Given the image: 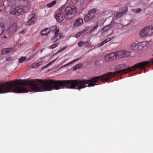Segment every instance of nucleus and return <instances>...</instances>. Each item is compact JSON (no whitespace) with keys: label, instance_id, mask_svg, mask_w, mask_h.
I'll return each mask as SVG.
<instances>
[{"label":"nucleus","instance_id":"nucleus-36","mask_svg":"<svg viewBox=\"0 0 153 153\" xmlns=\"http://www.w3.org/2000/svg\"><path fill=\"white\" fill-rule=\"evenodd\" d=\"M106 43V42L104 40L102 43L99 44L98 46L99 47H100V46H102L103 45L105 44Z\"/></svg>","mask_w":153,"mask_h":153},{"label":"nucleus","instance_id":"nucleus-31","mask_svg":"<svg viewBox=\"0 0 153 153\" xmlns=\"http://www.w3.org/2000/svg\"><path fill=\"white\" fill-rule=\"evenodd\" d=\"M85 44V43L84 42H83L82 41H80L78 43V45L79 47H82Z\"/></svg>","mask_w":153,"mask_h":153},{"label":"nucleus","instance_id":"nucleus-23","mask_svg":"<svg viewBox=\"0 0 153 153\" xmlns=\"http://www.w3.org/2000/svg\"><path fill=\"white\" fill-rule=\"evenodd\" d=\"M82 66V65L81 64H78L76 65V66L73 67V70L74 71L76 70L79 68H80Z\"/></svg>","mask_w":153,"mask_h":153},{"label":"nucleus","instance_id":"nucleus-39","mask_svg":"<svg viewBox=\"0 0 153 153\" xmlns=\"http://www.w3.org/2000/svg\"><path fill=\"white\" fill-rule=\"evenodd\" d=\"M11 58L10 57H7L6 58V60L7 61H10L11 60Z\"/></svg>","mask_w":153,"mask_h":153},{"label":"nucleus","instance_id":"nucleus-12","mask_svg":"<svg viewBox=\"0 0 153 153\" xmlns=\"http://www.w3.org/2000/svg\"><path fill=\"white\" fill-rule=\"evenodd\" d=\"M35 18V15L34 14L29 15L28 19L29 20L27 22V25H30L33 24L35 23L34 20Z\"/></svg>","mask_w":153,"mask_h":153},{"label":"nucleus","instance_id":"nucleus-24","mask_svg":"<svg viewBox=\"0 0 153 153\" xmlns=\"http://www.w3.org/2000/svg\"><path fill=\"white\" fill-rule=\"evenodd\" d=\"M59 45V42L54 43L50 46V48L51 49L57 47Z\"/></svg>","mask_w":153,"mask_h":153},{"label":"nucleus","instance_id":"nucleus-2","mask_svg":"<svg viewBox=\"0 0 153 153\" xmlns=\"http://www.w3.org/2000/svg\"><path fill=\"white\" fill-rule=\"evenodd\" d=\"M64 12L67 18L70 19L74 17L76 13V8L75 6L68 7L65 8Z\"/></svg>","mask_w":153,"mask_h":153},{"label":"nucleus","instance_id":"nucleus-20","mask_svg":"<svg viewBox=\"0 0 153 153\" xmlns=\"http://www.w3.org/2000/svg\"><path fill=\"white\" fill-rule=\"evenodd\" d=\"M56 3V1L54 0L52 1V2L50 3L47 4V6L48 7H51Z\"/></svg>","mask_w":153,"mask_h":153},{"label":"nucleus","instance_id":"nucleus-8","mask_svg":"<svg viewBox=\"0 0 153 153\" xmlns=\"http://www.w3.org/2000/svg\"><path fill=\"white\" fill-rule=\"evenodd\" d=\"M59 29H58L54 32V36L51 38V40L53 42H55L63 37L62 33H59Z\"/></svg>","mask_w":153,"mask_h":153},{"label":"nucleus","instance_id":"nucleus-35","mask_svg":"<svg viewBox=\"0 0 153 153\" xmlns=\"http://www.w3.org/2000/svg\"><path fill=\"white\" fill-rule=\"evenodd\" d=\"M56 60V59H55L51 61V62H50L48 63L47 64V65H48V66L49 67V66H51L53 63Z\"/></svg>","mask_w":153,"mask_h":153},{"label":"nucleus","instance_id":"nucleus-27","mask_svg":"<svg viewBox=\"0 0 153 153\" xmlns=\"http://www.w3.org/2000/svg\"><path fill=\"white\" fill-rule=\"evenodd\" d=\"M25 57H22L19 60V63H21L24 62L26 59Z\"/></svg>","mask_w":153,"mask_h":153},{"label":"nucleus","instance_id":"nucleus-3","mask_svg":"<svg viewBox=\"0 0 153 153\" xmlns=\"http://www.w3.org/2000/svg\"><path fill=\"white\" fill-rule=\"evenodd\" d=\"M116 59L120 58H123L130 56V52L127 51L122 50L114 52Z\"/></svg>","mask_w":153,"mask_h":153},{"label":"nucleus","instance_id":"nucleus-18","mask_svg":"<svg viewBox=\"0 0 153 153\" xmlns=\"http://www.w3.org/2000/svg\"><path fill=\"white\" fill-rule=\"evenodd\" d=\"M11 50H12V49L10 48H5L3 50L2 53V54L5 55L6 54L10 53Z\"/></svg>","mask_w":153,"mask_h":153},{"label":"nucleus","instance_id":"nucleus-4","mask_svg":"<svg viewBox=\"0 0 153 153\" xmlns=\"http://www.w3.org/2000/svg\"><path fill=\"white\" fill-rule=\"evenodd\" d=\"M64 8L63 6L59 8V10L58 11L57 13L55 16V17L58 22H61L65 17V16L63 10Z\"/></svg>","mask_w":153,"mask_h":153},{"label":"nucleus","instance_id":"nucleus-14","mask_svg":"<svg viewBox=\"0 0 153 153\" xmlns=\"http://www.w3.org/2000/svg\"><path fill=\"white\" fill-rule=\"evenodd\" d=\"M42 62L41 61H39L38 62L34 63L30 65V67L31 68H37L42 65Z\"/></svg>","mask_w":153,"mask_h":153},{"label":"nucleus","instance_id":"nucleus-17","mask_svg":"<svg viewBox=\"0 0 153 153\" xmlns=\"http://www.w3.org/2000/svg\"><path fill=\"white\" fill-rule=\"evenodd\" d=\"M112 27V25L111 23L110 25H107L105 26L103 28V30L104 31L106 32Z\"/></svg>","mask_w":153,"mask_h":153},{"label":"nucleus","instance_id":"nucleus-37","mask_svg":"<svg viewBox=\"0 0 153 153\" xmlns=\"http://www.w3.org/2000/svg\"><path fill=\"white\" fill-rule=\"evenodd\" d=\"M125 65L124 64H121L117 67V68H122L125 67Z\"/></svg>","mask_w":153,"mask_h":153},{"label":"nucleus","instance_id":"nucleus-9","mask_svg":"<svg viewBox=\"0 0 153 153\" xmlns=\"http://www.w3.org/2000/svg\"><path fill=\"white\" fill-rule=\"evenodd\" d=\"M17 29V24L16 23H13L7 30V32L10 35L13 34Z\"/></svg>","mask_w":153,"mask_h":153},{"label":"nucleus","instance_id":"nucleus-10","mask_svg":"<svg viewBox=\"0 0 153 153\" xmlns=\"http://www.w3.org/2000/svg\"><path fill=\"white\" fill-rule=\"evenodd\" d=\"M148 44V43L146 42H143L140 43H138L136 44L135 43H133L131 46V49L133 50H136L138 49V46L140 45H142L143 47L146 46Z\"/></svg>","mask_w":153,"mask_h":153},{"label":"nucleus","instance_id":"nucleus-5","mask_svg":"<svg viewBox=\"0 0 153 153\" xmlns=\"http://www.w3.org/2000/svg\"><path fill=\"white\" fill-rule=\"evenodd\" d=\"M96 10L93 9L90 10L88 13L84 16V20L85 22H88L90 21L94 16L96 13Z\"/></svg>","mask_w":153,"mask_h":153},{"label":"nucleus","instance_id":"nucleus-41","mask_svg":"<svg viewBox=\"0 0 153 153\" xmlns=\"http://www.w3.org/2000/svg\"><path fill=\"white\" fill-rule=\"evenodd\" d=\"M3 38L4 39H8V38L7 37V36H4L3 37Z\"/></svg>","mask_w":153,"mask_h":153},{"label":"nucleus","instance_id":"nucleus-25","mask_svg":"<svg viewBox=\"0 0 153 153\" xmlns=\"http://www.w3.org/2000/svg\"><path fill=\"white\" fill-rule=\"evenodd\" d=\"M51 30L52 32L55 31L56 32L57 30L59 29L57 28V26L56 25H54L53 26H52L51 27Z\"/></svg>","mask_w":153,"mask_h":153},{"label":"nucleus","instance_id":"nucleus-11","mask_svg":"<svg viewBox=\"0 0 153 153\" xmlns=\"http://www.w3.org/2000/svg\"><path fill=\"white\" fill-rule=\"evenodd\" d=\"M147 36H151L153 34V26L149 25L144 27Z\"/></svg>","mask_w":153,"mask_h":153},{"label":"nucleus","instance_id":"nucleus-40","mask_svg":"<svg viewBox=\"0 0 153 153\" xmlns=\"http://www.w3.org/2000/svg\"><path fill=\"white\" fill-rule=\"evenodd\" d=\"M48 65L47 64L45 66H44L42 68V69H43L45 68H48Z\"/></svg>","mask_w":153,"mask_h":153},{"label":"nucleus","instance_id":"nucleus-28","mask_svg":"<svg viewBox=\"0 0 153 153\" xmlns=\"http://www.w3.org/2000/svg\"><path fill=\"white\" fill-rule=\"evenodd\" d=\"M128 9V8L126 7H124L122 8V12H123L124 13V14L127 11Z\"/></svg>","mask_w":153,"mask_h":153},{"label":"nucleus","instance_id":"nucleus-1","mask_svg":"<svg viewBox=\"0 0 153 153\" xmlns=\"http://www.w3.org/2000/svg\"><path fill=\"white\" fill-rule=\"evenodd\" d=\"M151 59H150L149 62L145 61L139 62L134 65V66L120 70L114 72H109L102 76H98V80H100L101 81H107L110 78L115 76L118 74H126L129 72L134 71L137 68L142 70L143 69L146 67L149 66L150 63L152 64L151 62Z\"/></svg>","mask_w":153,"mask_h":153},{"label":"nucleus","instance_id":"nucleus-21","mask_svg":"<svg viewBox=\"0 0 153 153\" xmlns=\"http://www.w3.org/2000/svg\"><path fill=\"white\" fill-rule=\"evenodd\" d=\"M4 30V28L3 24L0 23V35L3 33Z\"/></svg>","mask_w":153,"mask_h":153},{"label":"nucleus","instance_id":"nucleus-16","mask_svg":"<svg viewBox=\"0 0 153 153\" xmlns=\"http://www.w3.org/2000/svg\"><path fill=\"white\" fill-rule=\"evenodd\" d=\"M83 22V20L82 19H76L74 22V25L75 26H78L82 24Z\"/></svg>","mask_w":153,"mask_h":153},{"label":"nucleus","instance_id":"nucleus-34","mask_svg":"<svg viewBox=\"0 0 153 153\" xmlns=\"http://www.w3.org/2000/svg\"><path fill=\"white\" fill-rule=\"evenodd\" d=\"M84 43H85L84 45H85V46L86 47H88L90 46L91 44H89L88 42L86 41V42H85Z\"/></svg>","mask_w":153,"mask_h":153},{"label":"nucleus","instance_id":"nucleus-32","mask_svg":"<svg viewBox=\"0 0 153 153\" xmlns=\"http://www.w3.org/2000/svg\"><path fill=\"white\" fill-rule=\"evenodd\" d=\"M97 25H96L93 27H92L90 30V31L91 32L94 31V30H96L97 28Z\"/></svg>","mask_w":153,"mask_h":153},{"label":"nucleus","instance_id":"nucleus-42","mask_svg":"<svg viewBox=\"0 0 153 153\" xmlns=\"http://www.w3.org/2000/svg\"><path fill=\"white\" fill-rule=\"evenodd\" d=\"M151 62L153 63V59H151Z\"/></svg>","mask_w":153,"mask_h":153},{"label":"nucleus","instance_id":"nucleus-29","mask_svg":"<svg viewBox=\"0 0 153 153\" xmlns=\"http://www.w3.org/2000/svg\"><path fill=\"white\" fill-rule=\"evenodd\" d=\"M141 9L139 8L137 9L136 10H135V9L132 10V11L135 13H139L141 11Z\"/></svg>","mask_w":153,"mask_h":153},{"label":"nucleus","instance_id":"nucleus-13","mask_svg":"<svg viewBox=\"0 0 153 153\" xmlns=\"http://www.w3.org/2000/svg\"><path fill=\"white\" fill-rule=\"evenodd\" d=\"M139 36L141 38H143L147 36V35H146V33L144 27L140 30L139 33Z\"/></svg>","mask_w":153,"mask_h":153},{"label":"nucleus","instance_id":"nucleus-26","mask_svg":"<svg viewBox=\"0 0 153 153\" xmlns=\"http://www.w3.org/2000/svg\"><path fill=\"white\" fill-rule=\"evenodd\" d=\"M79 59H75L73 61H72L69 63H68V64H66V65H65L63 66H62L61 67V68H62L63 67H66L67 66L70 65L73 62H76V61L78 60Z\"/></svg>","mask_w":153,"mask_h":153},{"label":"nucleus","instance_id":"nucleus-33","mask_svg":"<svg viewBox=\"0 0 153 153\" xmlns=\"http://www.w3.org/2000/svg\"><path fill=\"white\" fill-rule=\"evenodd\" d=\"M66 48V47H65L64 48H62L60 49L56 53H60L61 52H62Z\"/></svg>","mask_w":153,"mask_h":153},{"label":"nucleus","instance_id":"nucleus-22","mask_svg":"<svg viewBox=\"0 0 153 153\" xmlns=\"http://www.w3.org/2000/svg\"><path fill=\"white\" fill-rule=\"evenodd\" d=\"M123 15H124L123 12H118L117 13L116 16L117 18H119L122 16Z\"/></svg>","mask_w":153,"mask_h":153},{"label":"nucleus","instance_id":"nucleus-19","mask_svg":"<svg viewBox=\"0 0 153 153\" xmlns=\"http://www.w3.org/2000/svg\"><path fill=\"white\" fill-rule=\"evenodd\" d=\"M20 2V3L22 4L24 7L26 6L28 4L27 0H18Z\"/></svg>","mask_w":153,"mask_h":153},{"label":"nucleus","instance_id":"nucleus-43","mask_svg":"<svg viewBox=\"0 0 153 153\" xmlns=\"http://www.w3.org/2000/svg\"><path fill=\"white\" fill-rule=\"evenodd\" d=\"M21 33H23V30H22V31H21Z\"/></svg>","mask_w":153,"mask_h":153},{"label":"nucleus","instance_id":"nucleus-15","mask_svg":"<svg viewBox=\"0 0 153 153\" xmlns=\"http://www.w3.org/2000/svg\"><path fill=\"white\" fill-rule=\"evenodd\" d=\"M50 32V29L49 28H46L42 30L40 32L41 34L43 36L47 35Z\"/></svg>","mask_w":153,"mask_h":153},{"label":"nucleus","instance_id":"nucleus-6","mask_svg":"<svg viewBox=\"0 0 153 153\" xmlns=\"http://www.w3.org/2000/svg\"><path fill=\"white\" fill-rule=\"evenodd\" d=\"M24 11L23 9L17 7L12 9L10 14L17 16L24 13Z\"/></svg>","mask_w":153,"mask_h":153},{"label":"nucleus","instance_id":"nucleus-30","mask_svg":"<svg viewBox=\"0 0 153 153\" xmlns=\"http://www.w3.org/2000/svg\"><path fill=\"white\" fill-rule=\"evenodd\" d=\"M85 32V31H83L79 32L76 35V38H79L81 35L83 34Z\"/></svg>","mask_w":153,"mask_h":153},{"label":"nucleus","instance_id":"nucleus-7","mask_svg":"<svg viewBox=\"0 0 153 153\" xmlns=\"http://www.w3.org/2000/svg\"><path fill=\"white\" fill-rule=\"evenodd\" d=\"M104 59L106 62H110L116 60L114 52L111 53L104 56Z\"/></svg>","mask_w":153,"mask_h":153},{"label":"nucleus","instance_id":"nucleus-38","mask_svg":"<svg viewBox=\"0 0 153 153\" xmlns=\"http://www.w3.org/2000/svg\"><path fill=\"white\" fill-rule=\"evenodd\" d=\"M111 39L110 38H108L106 39L105 40V41L106 42V43L107 42H108L110 41L111 40Z\"/></svg>","mask_w":153,"mask_h":153}]
</instances>
